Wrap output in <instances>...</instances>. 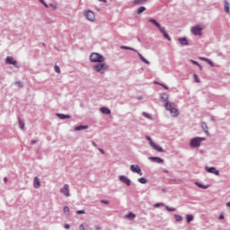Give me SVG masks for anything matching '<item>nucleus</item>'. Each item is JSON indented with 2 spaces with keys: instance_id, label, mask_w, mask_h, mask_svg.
I'll list each match as a JSON object with an SVG mask.
<instances>
[{
  "instance_id": "obj_1",
  "label": "nucleus",
  "mask_w": 230,
  "mask_h": 230,
  "mask_svg": "<svg viewBox=\"0 0 230 230\" xmlns=\"http://www.w3.org/2000/svg\"><path fill=\"white\" fill-rule=\"evenodd\" d=\"M148 22H151V24H154L156 28H158L159 31L164 35V38L167 40H172V37H170V34L166 32V28L161 26V23H159L155 19L151 18L148 20Z\"/></svg>"
},
{
  "instance_id": "obj_2",
  "label": "nucleus",
  "mask_w": 230,
  "mask_h": 230,
  "mask_svg": "<svg viewBox=\"0 0 230 230\" xmlns=\"http://www.w3.org/2000/svg\"><path fill=\"white\" fill-rule=\"evenodd\" d=\"M90 61L93 64L103 63L105 62V58L98 52H93L90 55Z\"/></svg>"
},
{
  "instance_id": "obj_3",
  "label": "nucleus",
  "mask_w": 230,
  "mask_h": 230,
  "mask_svg": "<svg viewBox=\"0 0 230 230\" xmlns=\"http://www.w3.org/2000/svg\"><path fill=\"white\" fill-rule=\"evenodd\" d=\"M93 70L95 73H100L101 75H105L106 71H109V66L104 62L97 63L93 65Z\"/></svg>"
},
{
  "instance_id": "obj_4",
  "label": "nucleus",
  "mask_w": 230,
  "mask_h": 230,
  "mask_svg": "<svg viewBox=\"0 0 230 230\" xmlns=\"http://www.w3.org/2000/svg\"><path fill=\"white\" fill-rule=\"evenodd\" d=\"M120 49H128L129 51H134L135 53H137L140 60L142 62H144V64L150 66V61H148L146 58H145V57H143V55H141V53H139V51H137V49L131 48V47H128V46H120Z\"/></svg>"
},
{
  "instance_id": "obj_5",
  "label": "nucleus",
  "mask_w": 230,
  "mask_h": 230,
  "mask_svg": "<svg viewBox=\"0 0 230 230\" xmlns=\"http://www.w3.org/2000/svg\"><path fill=\"white\" fill-rule=\"evenodd\" d=\"M202 141H206L205 137H196L190 139V146L191 148H199L200 146Z\"/></svg>"
},
{
  "instance_id": "obj_6",
  "label": "nucleus",
  "mask_w": 230,
  "mask_h": 230,
  "mask_svg": "<svg viewBox=\"0 0 230 230\" xmlns=\"http://www.w3.org/2000/svg\"><path fill=\"white\" fill-rule=\"evenodd\" d=\"M191 33L198 36V37H202V27L200 25H196L191 28L190 30Z\"/></svg>"
},
{
  "instance_id": "obj_7",
  "label": "nucleus",
  "mask_w": 230,
  "mask_h": 230,
  "mask_svg": "<svg viewBox=\"0 0 230 230\" xmlns=\"http://www.w3.org/2000/svg\"><path fill=\"white\" fill-rule=\"evenodd\" d=\"M148 159L151 163H155L156 164H164V160L159 156H150Z\"/></svg>"
},
{
  "instance_id": "obj_8",
  "label": "nucleus",
  "mask_w": 230,
  "mask_h": 230,
  "mask_svg": "<svg viewBox=\"0 0 230 230\" xmlns=\"http://www.w3.org/2000/svg\"><path fill=\"white\" fill-rule=\"evenodd\" d=\"M129 170L133 172V173H137L138 175H143V172H141V167L139 165L131 164L129 167Z\"/></svg>"
},
{
  "instance_id": "obj_9",
  "label": "nucleus",
  "mask_w": 230,
  "mask_h": 230,
  "mask_svg": "<svg viewBox=\"0 0 230 230\" xmlns=\"http://www.w3.org/2000/svg\"><path fill=\"white\" fill-rule=\"evenodd\" d=\"M84 17L85 19H87V21H90L91 22H93L95 19L94 13L93 11L84 12Z\"/></svg>"
},
{
  "instance_id": "obj_10",
  "label": "nucleus",
  "mask_w": 230,
  "mask_h": 230,
  "mask_svg": "<svg viewBox=\"0 0 230 230\" xmlns=\"http://www.w3.org/2000/svg\"><path fill=\"white\" fill-rule=\"evenodd\" d=\"M119 181H120V182H123L127 186H130L132 184V181H130V179H128V177L125 175H120L119 177Z\"/></svg>"
},
{
  "instance_id": "obj_11",
  "label": "nucleus",
  "mask_w": 230,
  "mask_h": 230,
  "mask_svg": "<svg viewBox=\"0 0 230 230\" xmlns=\"http://www.w3.org/2000/svg\"><path fill=\"white\" fill-rule=\"evenodd\" d=\"M60 193H63L65 197H71V193L69 192V185L65 184L63 188L60 189Z\"/></svg>"
},
{
  "instance_id": "obj_12",
  "label": "nucleus",
  "mask_w": 230,
  "mask_h": 230,
  "mask_svg": "<svg viewBox=\"0 0 230 230\" xmlns=\"http://www.w3.org/2000/svg\"><path fill=\"white\" fill-rule=\"evenodd\" d=\"M206 172H208V173H214V175H220V171L217 170L216 167H208L206 166L205 167Z\"/></svg>"
},
{
  "instance_id": "obj_13",
  "label": "nucleus",
  "mask_w": 230,
  "mask_h": 230,
  "mask_svg": "<svg viewBox=\"0 0 230 230\" xmlns=\"http://www.w3.org/2000/svg\"><path fill=\"white\" fill-rule=\"evenodd\" d=\"M170 95L168 93H164L160 94V102H164V103H167L169 101Z\"/></svg>"
},
{
  "instance_id": "obj_14",
  "label": "nucleus",
  "mask_w": 230,
  "mask_h": 230,
  "mask_svg": "<svg viewBox=\"0 0 230 230\" xmlns=\"http://www.w3.org/2000/svg\"><path fill=\"white\" fill-rule=\"evenodd\" d=\"M151 146L156 150V152H164V149L161 147V146L155 144V142L151 141Z\"/></svg>"
},
{
  "instance_id": "obj_15",
  "label": "nucleus",
  "mask_w": 230,
  "mask_h": 230,
  "mask_svg": "<svg viewBox=\"0 0 230 230\" xmlns=\"http://www.w3.org/2000/svg\"><path fill=\"white\" fill-rule=\"evenodd\" d=\"M56 116L59 118V119H71L70 115H66L64 113H57Z\"/></svg>"
},
{
  "instance_id": "obj_16",
  "label": "nucleus",
  "mask_w": 230,
  "mask_h": 230,
  "mask_svg": "<svg viewBox=\"0 0 230 230\" xmlns=\"http://www.w3.org/2000/svg\"><path fill=\"white\" fill-rule=\"evenodd\" d=\"M33 187L36 188V189H39L40 188V180L39 179V177H34V180H33Z\"/></svg>"
},
{
  "instance_id": "obj_17",
  "label": "nucleus",
  "mask_w": 230,
  "mask_h": 230,
  "mask_svg": "<svg viewBox=\"0 0 230 230\" xmlns=\"http://www.w3.org/2000/svg\"><path fill=\"white\" fill-rule=\"evenodd\" d=\"M201 128L205 132V134H207V136L209 135V129H208V124L206 122L201 123Z\"/></svg>"
},
{
  "instance_id": "obj_18",
  "label": "nucleus",
  "mask_w": 230,
  "mask_h": 230,
  "mask_svg": "<svg viewBox=\"0 0 230 230\" xmlns=\"http://www.w3.org/2000/svg\"><path fill=\"white\" fill-rule=\"evenodd\" d=\"M224 9H225L226 13H229L230 4L227 0H224Z\"/></svg>"
},
{
  "instance_id": "obj_19",
  "label": "nucleus",
  "mask_w": 230,
  "mask_h": 230,
  "mask_svg": "<svg viewBox=\"0 0 230 230\" xmlns=\"http://www.w3.org/2000/svg\"><path fill=\"white\" fill-rule=\"evenodd\" d=\"M178 40L180 44H181V46H188V44H190V42L188 41V39L186 38H179Z\"/></svg>"
},
{
  "instance_id": "obj_20",
  "label": "nucleus",
  "mask_w": 230,
  "mask_h": 230,
  "mask_svg": "<svg viewBox=\"0 0 230 230\" xmlns=\"http://www.w3.org/2000/svg\"><path fill=\"white\" fill-rule=\"evenodd\" d=\"M175 107V103L168 102L164 104L165 111H171V109Z\"/></svg>"
},
{
  "instance_id": "obj_21",
  "label": "nucleus",
  "mask_w": 230,
  "mask_h": 230,
  "mask_svg": "<svg viewBox=\"0 0 230 230\" xmlns=\"http://www.w3.org/2000/svg\"><path fill=\"white\" fill-rule=\"evenodd\" d=\"M100 111L102 114H111V109L107 108V107H101Z\"/></svg>"
},
{
  "instance_id": "obj_22",
  "label": "nucleus",
  "mask_w": 230,
  "mask_h": 230,
  "mask_svg": "<svg viewBox=\"0 0 230 230\" xmlns=\"http://www.w3.org/2000/svg\"><path fill=\"white\" fill-rule=\"evenodd\" d=\"M195 185L198 186V188H200L201 190H208V188H209V185H204L199 181H195Z\"/></svg>"
},
{
  "instance_id": "obj_23",
  "label": "nucleus",
  "mask_w": 230,
  "mask_h": 230,
  "mask_svg": "<svg viewBox=\"0 0 230 230\" xmlns=\"http://www.w3.org/2000/svg\"><path fill=\"white\" fill-rule=\"evenodd\" d=\"M14 58L13 57H10L8 56L6 58H5V64H9V66H12L14 62Z\"/></svg>"
},
{
  "instance_id": "obj_24",
  "label": "nucleus",
  "mask_w": 230,
  "mask_h": 230,
  "mask_svg": "<svg viewBox=\"0 0 230 230\" xmlns=\"http://www.w3.org/2000/svg\"><path fill=\"white\" fill-rule=\"evenodd\" d=\"M201 60H203L204 62H208L211 67H215V63H213L211 59L208 58H201Z\"/></svg>"
},
{
  "instance_id": "obj_25",
  "label": "nucleus",
  "mask_w": 230,
  "mask_h": 230,
  "mask_svg": "<svg viewBox=\"0 0 230 230\" xmlns=\"http://www.w3.org/2000/svg\"><path fill=\"white\" fill-rule=\"evenodd\" d=\"M87 128H89V126L80 125V126H76V127L75 128V130L76 132H78V131H80V130H85V129H87Z\"/></svg>"
},
{
  "instance_id": "obj_26",
  "label": "nucleus",
  "mask_w": 230,
  "mask_h": 230,
  "mask_svg": "<svg viewBox=\"0 0 230 230\" xmlns=\"http://www.w3.org/2000/svg\"><path fill=\"white\" fill-rule=\"evenodd\" d=\"M169 112L172 114V116H174V117L179 116V111L175 109V107L169 110Z\"/></svg>"
},
{
  "instance_id": "obj_27",
  "label": "nucleus",
  "mask_w": 230,
  "mask_h": 230,
  "mask_svg": "<svg viewBox=\"0 0 230 230\" xmlns=\"http://www.w3.org/2000/svg\"><path fill=\"white\" fill-rule=\"evenodd\" d=\"M148 2V0H134L133 4L137 5V4H144V3Z\"/></svg>"
},
{
  "instance_id": "obj_28",
  "label": "nucleus",
  "mask_w": 230,
  "mask_h": 230,
  "mask_svg": "<svg viewBox=\"0 0 230 230\" xmlns=\"http://www.w3.org/2000/svg\"><path fill=\"white\" fill-rule=\"evenodd\" d=\"M146 7L145 6H140L137 11V15H141V13H143V12H146Z\"/></svg>"
},
{
  "instance_id": "obj_29",
  "label": "nucleus",
  "mask_w": 230,
  "mask_h": 230,
  "mask_svg": "<svg viewBox=\"0 0 230 230\" xmlns=\"http://www.w3.org/2000/svg\"><path fill=\"white\" fill-rule=\"evenodd\" d=\"M186 218H187V224H190V222H193L194 217H193V215H191V214H188V215L186 216Z\"/></svg>"
},
{
  "instance_id": "obj_30",
  "label": "nucleus",
  "mask_w": 230,
  "mask_h": 230,
  "mask_svg": "<svg viewBox=\"0 0 230 230\" xmlns=\"http://www.w3.org/2000/svg\"><path fill=\"white\" fill-rule=\"evenodd\" d=\"M63 211L66 217H71V214L69 213V207H64Z\"/></svg>"
},
{
  "instance_id": "obj_31",
  "label": "nucleus",
  "mask_w": 230,
  "mask_h": 230,
  "mask_svg": "<svg viewBox=\"0 0 230 230\" xmlns=\"http://www.w3.org/2000/svg\"><path fill=\"white\" fill-rule=\"evenodd\" d=\"M18 123H19V127L21 128V130H24V122L22 120H21V118H18Z\"/></svg>"
},
{
  "instance_id": "obj_32",
  "label": "nucleus",
  "mask_w": 230,
  "mask_h": 230,
  "mask_svg": "<svg viewBox=\"0 0 230 230\" xmlns=\"http://www.w3.org/2000/svg\"><path fill=\"white\" fill-rule=\"evenodd\" d=\"M126 218H129L130 220H134V218H136V215L132 212H129L128 215H126Z\"/></svg>"
},
{
  "instance_id": "obj_33",
  "label": "nucleus",
  "mask_w": 230,
  "mask_h": 230,
  "mask_svg": "<svg viewBox=\"0 0 230 230\" xmlns=\"http://www.w3.org/2000/svg\"><path fill=\"white\" fill-rule=\"evenodd\" d=\"M138 182H140V184H146V182H148V180H146V178L145 177H141L138 179Z\"/></svg>"
},
{
  "instance_id": "obj_34",
  "label": "nucleus",
  "mask_w": 230,
  "mask_h": 230,
  "mask_svg": "<svg viewBox=\"0 0 230 230\" xmlns=\"http://www.w3.org/2000/svg\"><path fill=\"white\" fill-rule=\"evenodd\" d=\"M174 218H175L176 222H182V216L175 214Z\"/></svg>"
},
{
  "instance_id": "obj_35",
  "label": "nucleus",
  "mask_w": 230,
  "mask_h": 230,
  "mask_svg": "<svg viewBox=\"0 0 230 230\" xmlns=\"http://www.w3.org/2000/svg\"><path fill=\"white\" fill-rule=\"evenodd\" d=\"M14 84H15L17 85V87H19L20 89H22V87H24V84H23L21 81H16Z\"/></svg>"
},
{
  "instance_id": "obj_36",
  "label": "nucleus",
  "mask_w": 230,
  "mask_h": 230,
  "mask_svg": "<svg viewBox=\"0 0 230 230\" xmlns=\"http://www.w3.org/2000/svg\"><path fill=\"white\" fill-rule=\"evenodd\" d=\"M193 77L197 84H200V78H199V75L197 74H194Z\"/></svg>"
},
{
  "instance_id": "obj_37",
  "label": "nucleus",
  "mask_w": 230,
  "mask_h": 230,
  "mask_svg": "<svg viewBox=\"0 0 230 230\" xmlns=\"http://www.w3.org/2000/svg\"><path fill=\"white\" fill-rule=\"evenodd\" d=\"M12 66H13V67H16V69H19L21 67V65H19V63H17V60L15 59Z\"/></svg>"
},
{
  "instance_id": "obj_38",
  "label": "nucleus",
  "mask_w": 230,
  "mask_h": 230,
  "mask_svg": "<svg viewBox=\"0 0 230 230\" xmlns=\"http://www.w3.org/2000/svg\"><path fill=\"white\" fill-rule=\"evenodd\" d=\"M142 114L145 118H147L148 119H152V115H150L149 113L144 111Z\"/></svg>"
},
{
  "instance_id": "obj_39",
  "label": "nucleus",
  "mask_w": 230,
  "mask_h": 230,
  "mask_svg": "<svg viewBox=\"0 0 230 230\" xmlns=\"http://www.w3.org/2000/svg\"><path fill=\"white\" fill-rule=\"evenodd\" d=\"M190 62H191V64H194V66H199V69H202V66H200V64H199V62H197V61H195L193 59H191Z\"/></svg>"
},
{
  "instance_id": "obj_40",
  "label": "nucleus",
  "mask_w": 230,
  "mask_h": 230,
  "mask_svg": "<svg viewBox=\"0 0 230 230\" xmlns=\"http://www.w3.org/2000/svg\"><path fill=\"white\" fill-rule=\"evenodd\" d=\"M165 209H166V211H175V208H171L168 206H165Z\"/></svg>"
},
{
  "instance_id": "obj_41",
  "label": "nucleus",
  "mask_w": 230,
  "mask_h": 230,
  "mask_svg": "<svg viewBox=\"0 0 230 230\" xmlns=\"http://www.w3.org/2000/svg\"><path fill=\"white\" fill-rule=\"evenodd\" d=\"M155 84H157L158 85H162V87H164V89H166V91H168V86L166 85V84H159V83H155Z\"/></svg>"
},
{
  "instance_id": "obj_42",
  "label": "nucleus",
  "mask_w": 230,
  "mask_h": 230,
  "mask_svg": "<svg viewBox=\"0 0 230 230\" xmlns=\"http://www.w3.org/2000/svg\"><path fill=\"white\" fill-rule=\"evenodd\" d=\"M76 215H85V210H77Z\"/></svg>"
},
{
  "instance_id": "obj_43",
  "label": "nucleus",
  "mask_w": 230,
  "mask_h": 230,
  "mask_svg": "<svg viewBox=\"0 0 230 230\" xmlns=\"http://www.w3.org/2000/svg\"><path fill=\"white\" fill-rule=\"evenodd\" d=\"M54 69H55V71H56V73H60V66H54Z\"/></svg>"
},
{
  "instance_id": "obj_44",
  "label": "nucleus",
  "mask_w": 230,
  "mask_h": 230,
  "mask_svg": "<svg viewBox=\"0 0 230 230\" xmlns=\"http://www.w3.org/2000/svg\"><path fill=\"white\" fill-rule=\"evenodd\" d=\"M161 206H164V203H156V204H155V208H161Z\"/></svg>"
},
{
  "instance_id": "obj_45",
  "label": "nucleus",
  "mask_w": 230,
  "mask_h": 230,
  "mask_svg": "<svg viewBox=\"0 0 230 230\" xmlns=\"http://www.w3.org/2000/svg\"><path fill=\"white\" fill-rule=\"evenodd\" d=\"M146 139L147 141H149L150 145L152 146V141H153V140H152V137L146 136Z\"/></svg>"
},
{
  "instance_id": "obj_46",
  "label": "nucleus",
  "mask_w": 230,
  "mask_h": 230,
  "mask_svg": "<svg viewBox=\"0 0 230 230\" xmlns=\"http://www.w3.org/2000/svg\"><path fill=\"white\" fill-rule=\"evenodd\" d=\"M41 4H43V6H45V8H49V5H48V4H46V2L43 0V2H41Z\"/></svg>"
},
{
  "instance_id": "obj_47",
  "label": "nucleus",
  "mask_w": 230,
  "mask_h": 230,
  "mask_svg": "<svg viewBox=\"0 0 230 230\" xmlns=\"http://www.w3.org/2000/svg\"><path fill=\"white\" fill-rule=\"evenodd\" d=\"M102 204H106V205H109V200L107 199H102L101 200Z\"/></svg>"
},
{
  "instance_id": "obj_48",
  "label": "nucleus",
  "mask_w": 230,
  "mask_h": 230,
  "mask_svg": "<svg viewBox=\"0 0 230 230\" xmlns=\"http://www.w3.org/2000/svg\"><path fill=\"white\" fill-rule=\"evenodd\" d=\"M65 229H71V226L69 224H66L64 226Z\"/></svg>"
},
{
  "instance_id": "obj_49",
  "label": "nucleus",
  "mask_w": 230,
  "mask_h": 230,
  "mask_svg": "<svg viewBox=\"0 0 230 230\" xmlns=\"http://www.w3.org/2000/svg\"><path fill=\"white\" fill-rule=\"evenodd\" d=\"M49 6L51 8H54V10H57V5H55L54 4H49Z\"/></svg>"
},
{
  "instance_id": "obj_50",
  "label": "nucleus",
  "mask_w": 230,
  "mask_h": 230,
  "mask_svg": "<svg viewBox=\"0 0 230 230\" xmlns=\"http://www.w3.org/2000/svg\"><path fill=\"white\" fill-rule=\"evenodd\" d=\"M79 230H85V226H84V224L80 225Z\"/></svg>"
},
{
  "instance_id": "obj_51",
  "label": "nucleus",
  "mask_w": 230,
  "mask_h": 230,
  "mask_svg": "<svg viewBox=\"0 0 230 230\" xmlns=\"http://www.w3.org/2000/svg\"><path fill=\"white\" fill-rule=\"evenodd\" d=\"M92 145H93V146H94L95 148H98V145L95 144V142H92Z\"/></svg>"
},
{
  "instance_id": "obj_52",
  "label": "nucleus",
  "mask_w": 230,
  "mask_h": 230,
  "mask_svg": "<svg viewBox=\"0 0 230 230\" xmlns=\"http://www.w3.org/2000/svg\"><path fill=\"white\" fill-rule=\"evenodd\" d=\"M99 152H101V154H105V151L102 148H98Z\"/></svg>"
},
{
  "instance_id": "obj_53",
  "label": "nucleus",
  "mask_w": 230,
  "mask_h": 230,
  "mask_svg": "<svg viewBox=\"0 0 230 230\" xmlns=\"http://www.w3.org/2000/svg\"><path fill=\"white\" fill-rule=\"evenodd\" d=\"M219 220H224V214H221V215L219 216Z\"/></svg>"
},
{
  "instance_id": "obj_54",
  "label": "nucleus",
  "mask_w": 230,
  "mask_h": 230,
  "mask_svg": "<svg viewBox=\"0 0 230 230\" xmlns=\"http://www.w3.org/2000/svg\"><path fill=\"white\" fill-rule=\"evenodd\" d=\"M95 229H96V230H102V226H95Z\"/></svg>"
},
{
  "instance_id": "obj_55",
  "label": "nucleus",
  "mask_w": 230,
  "mask_h": 230,
  "mask_svg": "<svg viewBox=\"0 0 230 230\" xmlns=\"http://www.w3.org/2000/svg\"><path fill=\"white\" fill-rule=\"evenodd\" d=\"M137 100H143V96H141V95L137 96Z\"/></svg>"
},
{
  "instance_id": "obj_56",
  "label": "nucleus",
  "mask_w": 230,
  "mask_h": 230,
  "mask_svg": "<svg viewBox=\"0 0 230 230\" xmlns=\"http://www.w3.org/2000/svg\"><path fill=\"white\" fill-rule=\"evenodd\" d=\"M35 143H37L36 140H31V145H35Z\"/></svg>"
},
{
  "instance_id": "obj_57",
  "label": "nucleus",
  "mask_w": 230,
  "mask_h": 230,
  "mask_svg": "<svg viewBox=\"0 0 230 230\" xmlns=\"http://www.w3.org/2000/svg\"><path fill=\"white\" fill-rule=\"evenodd\" d=\"M4 182H5V183L8 182V178L4 177Z\"/></svg>"
},
{
  "instance_id": "obj_58",
  "label": "nucleus",
  "mask_w": 230,
  "mask_h": 230,
  "mask_svg": "<svg viewBox=\"0 0 230 230\" xmlns=\"http://www.w3.org/2000/svg\"><path fill=\"white\" fill-rule=\"evenodd\" d=\"M101 3H107V0H99Z\"/></svg>"
},
{
  "instance_id": "obj_59",
  "label": "nucleus",
  "mask_w": 230,
  "mask_h": 230,
  "mask_svg": "<svg viewBox=\"0 0 230 230\" xmlns=\"http://www.w3.org/2000/svg\"><path fill=\"white\" fill-rule=\"evenodd\" d=\"M163 193H166V189H162Z\"/></svg>"
},
{
  "instance_id": "obj_60",
  "label": "nucleus",
  "mask_w": 230,
  "mask_h": 230,
  "mask_svg": "<svg viewBox=\"0 0 230 230\" xmlns=\"http://www.w3.org/2000/svg\"><path fill=\"white\" fill-rule=\"evenodd\" d=\"M227 208H230V201L226 203Z\"/></svg>"
},
{
  "instance_id": "obj_61",
  "label": "nucleus",
  "mask_w": 230,
  "mask_h": 230,
  "mask_svg": "<svg viewBox=\"0 0 230 230\" xmlns=\"http://www.w3.org/2000/svg\"><path fill=\"white\" fill-rule=\"evenodd\" d=\"M40 1V3H43V0H39Z\"/></svg>"
},
{
  "instance_id": "obj_62",
  "label": "nucleus",
  "mask_w": 230,
  "mask_h": 230,
  "mask_svg": "<svg viewBox=\"0 0 230 230\" xmlns=\"http://www.w3.org/2000/svg\"><path fill=\"white\" fill-rule=\"evenodd\" d=\"M43 46H46V44L43 43Z\"/></svg>"
}]
</instances>
